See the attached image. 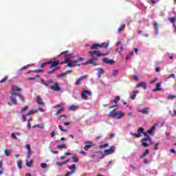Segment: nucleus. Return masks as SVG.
Instances as JSON below:
<instances>
[{
  "label": "nucleus",
  "mask_w": 176,
  "mask_h": 176,
  "mask_svg": "<svg viewBox=\"0 0 176 176\" xmlns=\"http://www.w3.org/2000/svg\"><path fill=\"white\" fill-rule=\"evenodd\" d=\"M72 160L74 163H78L79 162V158H78V156L76 155H73L72 157Z\"/></svg>",
  "instance_id": "obj_23"
},
{
  "label": "nucleus",
  "mask_w": 176,
  "mask_h": 176,
  "mask_svg": "<svg viewBox=\"0 0 176 176\" xmlns=\"http://www.w3.org/2000/svg\"><path fill=\"white\" fill-rule=\"evenodd\" d=\"M89 54H91V58L89 59L85 63H81V65H87V64H92V65H94V67H97L99 65V64L96 62L98 60L96 57H104L105 56H108V54H109V52H108L107 53H102L98 50H95L89 51Z\"/></svg>",
  "instance_id": "obj_1"
},
{
  "label": "nucleus",
  "mask_w": 176,
  "mask_h": 176,
  "mask_svg": "<svg viewBox=\"0 0 176 176\" xmlns=\"http://www.w3.org/2000/svg\"><path fill=\"white\" fill-rule=\"evenodd\" d=\"M102 63H104V64H109L110 65H112V64L115 63V60L112 59H109L108 58H104L102 59Z\"/></svg>",
  "instance_id": "obj_8"
},
{
  "label": "nucleus",
  "mask_w": 176,
  "mask_h": 176,
  "mask_svg": "<svg viewBox=\"0 0 176 176\" xmlns=\"http://www.w3.org/2000/svg\"><path fill=\"white\" fill-rule=\"evenodd\" d=\"M175 14V17H171V18H168V21H170V23H174L176 19V14Z\"/></svg>",
  "instance_id": "obj_43"
},
{
  "label": "nucleus",
  "mask_w": 176,
  "mask_h": 176,
  "mask_svg": "<svg viewBox=\"0 0 176 176\" xmlns=\"http://www.w3.org/2000/svg\"><path fill=\"white\" fill-rule=\"evenodd\" d=\"M12 91H21V89L16 85L12 86Z\"/></svg>",
  "instance_id": "obj_26"
},
{
  "label": "nucleus",
  "mask_w": 176,
  "mask_h": 176,
  "mask_svg": "<svg viewBox=\"0 0 176 176\" xmlns=\"http://www.w3.org/2000/svg\"><path fill=\"white\" fill-rule=\"evenodd\" d=\"M108 146H109V144H108V143L99 145L100 149H104V148H108Z\"/></svg>",
  "instance_id": "obj_30"
},
{
  "label": "nucleus",
  "mask_w": 176,
  "mask_h": 176,
  "mask_svg": "<svg viewBox=\"0 0 176 176\" xmlns=\"http://www.w3.org/2000/svg\"><path fill=\"white\" fill-rule=\"evenodd\" d=\"M118 101H120V96H116L115 99L113 100V102L118 104Z\"/></svg>",
  "instance_id": "obj_34"
},
{
  "label": "nucleus",
  "mask_w": 176,
  "mask_h": 176,
  "mask_svg": "<svg viewBox=\"0 0 176 176\" xmlns=\"http://www.w3.org/2000/svg\"><path fill=\"white\" fill-rule=\"evenodd\" d=\"M27 109H28V106H25L21 109V112H24L25 111H27Z\"/></svg>",
  "instance_id": "obj_55"
},
{
  "label": "nucleus",
  "mask_w": 176,
  "mask_h": 176,
  "mask_svg": "<svg viewBox=\"0 0 176 176\" xmlns=\"http://www.w3.org/2000/svg\"><path fill=\"white\" fill-rule=\"evenodd\" d=\"M75 65H74V63L72 62H71V60H69V62H67V65L66 67H69V68L74 67Z\"/></svg>",
  "instance_id": "obj_40"
},
{
  "label": "nucleus",
  "mask_w": 176,
  "mask_h": 176,
  "mask_svg": "<svg viewBox=\"0 0 176 176\" xmlns=\"http://www.w3.org/2000/svg\"><path fill=\"white\" fill-rule=\"evenodd\" d=\"M58 149H63V148H67L66 144H60L57 146Z\"/></svg>",
  "instance_id": "obj_37"
},
{
  "label": "nucleus",
  "mask_w": 176,
  "mask_h": 176,
  "mask_svg": "<svg viewBox=\"0 0 176 176\" xmlns=\"http://www.w3.org/2000/svg\"><path fill=\"white\" fill-rule=\"evenodd\" d=\"M131 135H133V137H135V138H140L141 135H138V133H131Z\"/></svg>",
  "instance_id": "obj_47"
},
{
  "label": "nucleus",
  "mask_w": 176,
  "mask_h": 176,
  "mask_svg": "<svg viewBox=\"0 0 176 176\" xmlns=\"http://www.w3.org/2000/svg\"><path fill=\"white\" fill-rule=\"evenodd\" d=\"M68 53V51H64L62 53H60V55H58V57H61V56H63V54H67Z\"/></svg>",
  "instance_id": "obj_63"
},
{
  "label": "nucleus",
  "mask_w": 176,
  "mask_h": 176,
  "mask_svg": "<svg viewBox=\"0 0 176 176\" xmlns=\"http://www.w3.org/2000/svg\"><path fill=\"white\" fill-rule=\"evenodd\" d=\"M109 46V43H102V44L94 43L91 46V49L97 50L98 47H102V49H108Z\"/></svg>",
  "instance_id": "obj_2"
},
{
  "label": "nucleus",
  "mask_w": 176,
  "mask_h": 176,
  "mask_svg": "<svg viewBox=\"0 0 176 176\" xmlns=\"http://www.w3.org/2000/svg\"><path fill=\"white\" fill-rule=\"evenodd\" d=\"M140 93L139 91H133L132 95L130 96L131 100H135V97H137V94Z\"/></svg>",
  "instance_id": "obj_19"
},
{
  "label": "nucleus",
  "mask_w": 176,
  "mask_h": 176,
  "mask_svg": "<svg viewBox=\"0 0 176 176\" xmlns=\"http://www.w3.org/2000/svg\"><path fill=\"white\" fill-rule=\"evenodd\" d=\"M57 69H60V67H54L52 71H47V74H53L54 72V71L57 70Z\"/></svg>",
  "instance_id": "obj_29"
},
{
  "label": "nucleus",
  "mask_w": 176,
  "mask_h": 176,
  "mask_svg": "<svg viewBox=\"0 0 176 176\" xmlns=\"http://www.w3.org/2000/svg\"><path fill=\"white\" fill-rule=\"evenodd\" d=\"M118 116H117L116 119H122L123 118V112L120 111H118Z\"/></svg>",
  "instance_id": "obj_32"
},
{
  "label": "nucleus",
  "mask_w": 176,
  "mask_h": 176,
  "mask_svg": "<svg viewBox=\"0 0 176 176\" xmlns=\"http://www.w3.org/2000/svg\"><path fill=\"white\" fill-rule=\"evenodd\" d=\"M69 170H72L73 171H74V173H75V171H76V165L75 164H72L70 166H68Z\"/></svg>",
  "instance_id": "obj_25"
},
{
  "label": "nucleus",
  "mask_w": 176,
  "mask_h": 176,
  "mask_svg": "<svg viewBox=\"0 0 176 176\" xmlns=\"http://www.w3.org/2000/svg\"><path fill=\"white\" fill-rule=\"evenodd\" d=\"M145 133V129L142 127H140L138 129V134L139 135H141V134H144Z\"/></svg>",
  "instance_id": "obj_22"
},
{
  "label": "nucleus",
  "mask_w": 176,
  "mask_h": 176,
  "mask_svg": "<svg viewBox=\"0 0 176 176\" xmlns=\"http://www.w3.org/2000/svg\"><path fill=\"white\" fill-rule=\"evenodd\" d=\"M91 146H93V142L88 141L85 142V146H84V149L85 151H89V149H90V148H91Z\"/></svg>",
  "instance_id": "obj_9"
},
{
  "label": "nucleus",
  "mask_w": 176,
  "mask_h": 176,
  "mask_svg": "<svg viewBox=\"0 0 176 176\" xmlns=\"http://www.w3.org/2000/svg\"><path fill=\"white\" fill-rule=\"evenodd\" d=\"M36 101L38 105H44L45 103H43V100H42V98L41 96H38L36 97Z\"/></svg>",
  "instance_id": "obj_16"
},
{
  "label": "nucleus",
  "mask_w": 176,
  "mask_h": 176,
  "mask_svg": "<svg viewBox=\"0 0 176 176\" xmlns=\"http://www.w3.org/2000/svg\"><path fill=\"white\" fill-rule=\"evenodd\" d=\"M169 113L171 115V116H176V109L173 110V114L171 111H169Z\"/></svg>",
  "instance_id": "obj_53"
},
{
  "label": "nucleus",
  "mask_w": 176,
  "mask_h": 176,
  "mask_svg": "<svg viewBox=\"0 0 176 176\" xmlns=\"http://www.w3.org/2000/svg\"><path fill=\"white\" fill-rule=\"evenodd\" d=\"M148 86V84L145 82H141L137 84L136 87H142L144 90H146V87Z\"/></svg>",
  "instance_id": "obj_10"
},
{
  "label": "nucleus",
  "mask_w": 176,
  "mask_h": 176,
  "mask_svg": "<svg viewBox=\"0 0 176 176\" xmlns=\"http://www.w3.org/2000/svg\"><path fill=\"white\" fill-rule=\"evenodd\" d=\"M78 107L75 105H72L68 107L69 111H76L78 109Z\"/></svg>",
  "instance_id": "obj_24"
},
{
  "label": "nucleus",
  "mask_w": 176,
  "mask_h": 176,
  "mask_svg": "<svg viewBox=\"0 0 176 176\" xmlns=\"http://www.w3.org/2000/svg\"><path fill=\"white\" fill-rule=\"evenodd\" d=\"M74 57V54H66L65 58V63H68L69 62V59L72 58Z\"/></svg>",
  "instance_id": "obj_17"
},
{
  "label": "nucleus",
  "mask_w": 176,
  "mask_h": 176,
  "mask_svg": "<svg viewBox=\"0 0 176 176\" xmlns=\"http://www.w3.org/2000/svg\"><path fill=\"white\" fill-rule=\"evenodd\" d=\"M74 171H72V172H68L66 175H65V176H69L72 175V174H74Z\"/></svg>",
  "instance_id": "obj_64"
},
{
  "label": "nucleus",
  "mask_w": 176,
  "mask_h": 176,
  "mask_svg": "<svg viewBox=\"0 0 176 176\" xmlns=\"http://www.w3.org/2000/svg\"><path fill=\"white\" fill-rule=\"evenodd\" d=\"M51 65L50 66V68H54L56 65H58L60 64V61L58 60H55L52 62V60L49 61Z\"/></svg>",
  "instance_id": "obj_14"
},
{
  "label": "nucleus",
  "mask_w": 176,
  "mask_h": 176,
  "mask_svg": "<svg viewBox=\"0 0 176 176\" xmlns=\"http://www.w3.org/2000/svg\"><path fill=\"white\" fill-rule=\"evenodd\" d=\"M11 137L13 138V140H17V136L16 135V134L14 133H12L11 134Z\"/></svg>",
  "instance_id": "obj_58"
},
{
  "label": "nucleus",
  "mask_w": 176,
  "mask_h": 176,
  "mask_svg": "<svg viewBox=\"0 0 176 176\" xmlns=\"http://www.w3.org/2000/svg\"><path fill=\"white\" fill-rule=\"evenodd\" d=\"M162 82H159L157 83L155 89H153V91H160V90H162Z\"/></svg>",
  "instance_id": "obj_13"
},
{
  "label": "nucleus",
  "mask_w": 176,
  "mask_h": 176,
  "mask_svg": "<svg viewBox=\"0 0 176 176\" xmlns=\"http://www.w3.org/2000/svg\"><path fill=\"white\" fill-rule=\"evenodd\" d=\"M17 166L20 170L23 169V162L21 160H19L17 161Z\"/></svg>",
  "instance_id": "obj_28"
},
{
  "label": "nucleus",
  "mask_w": 176,
  "mask_h": 176,
  "mask_svg": "<svg viewBox=\"0 0 176 176\" xmlns=\"http://www.w3.org/2000/svg\"><path fill=\"white\" fill-rule=\"evenodd\" d=\"M59 129H60V130L61 131H65V133H67V132L68 131L67 129H64L63 128V126H61V125H59Z\"/></svg>",
  "instance_id": "obj_54"
},
{
  "label": "nucleus",
  "mask_w": 176,
  "mask_h": 176,
  "mask_svg": "<svg viewBox=\"0 0 176 176\" xmlns=\"http://www.w3.org/2000/svg\"><path fill=\"white\" fill-rule=\"evenodd\" d=\"M63 109H57V111H56V113H54V115H58V113H60L61 112H63Z\"/></svg>",
  "instance_id": "obj_50"
},
{
  "label": "nucleus",
  "mask_w": 176,
  "mask_h": 176,
  "mask_svg": "<svg viewBox=\"0 0 176 176\" xmlns=\"http://www.w3.org/2000/svg\"><path fill=\"white\" fill-rule=\"evenodd\" d=\"M10 94H12L13 96H17V97H19V98H21L23 102H25V98L24 97V96L21 95V94L19 92L10 91Z\"/></svg>",
  "instance_id": "obj_4"
},
{
  "label": "nucleus",
  "mask_w": 176,
  "mask_h": 176,
  "mask_svg": "<svg viewBox=\"0 0 176 176\" xmlns=\"http://www.w3.org/2000/svg\"><path fill=\"white\" fill-rule=\"evenodd\" d=\"M8 79H9V77L6 76L3 80L0 81V83H5V82L8 81Z\"/></svg>",
  "instance_id": "obj_44"
},
{
  "label": "nucleus",
  "mask_w": 176,
  "mask_h": 176,
  "mask_svg": "<svg viewBox=\"0 0 176 176\" xmlns=\"http://www.w3.org/2000/svg\"><path fill=\"white\" fill-rule=\"evenodd\" d=\"M26 166H27V167H29L30 168H31V167H32V164H30L28 162V159H26Z\"/></svg>",
  "instance_id": "obj_49"
},
{
  "label": "nucleus",
  "mask_w": 176,
  "mask_h": 176,
  "mask_svg": "<svg viewBox=\"0 0 176 176\" xmlns=\"http://www.w3.org/2000/svg\"><path fill=\"white\" fill-rule=\"evenodd\" d=\"M115 152V146H110L109 149L104 150L103 153L105 156H107V155H112Z\"/></svg>",
  "instance_id": "obj_3"
},
{
  "label": "nucleus",
  "mask_w": 176,
  "mask_h": 176,
  "mask_svg": "<svg viewBox=\"0 0 176 176\" xmlns=\"http://www.w3.org/2000/svg\"><path fill=\"white\" fill-rule=\"evenodd\" d=\"M149 146V144H148L146 141H142V146L146 148V146Z\"/></svg>",
  "instance_id": "obj_39"
},
{
  "label": "nucleus",
  "mask_w": 176,
  "mask_h": 176,
  "mask_svg": "<svg viewBox=\"0 0 176 176\" xmlns=\"http://www.w3.org/2000/svg\"><path fill=\"white\" fill-rule=\"evenodd\" d=\"M64 105H65V102H62L61 103L58 104L56 105V107H57V108H60V107H63V106H64Z\"/></svg>",
  "instance_id": "obj_52"
},
{
  "label": "nucleus",
  "mask_w": 176,
  "mask_h": 176,
  "mask_svg": "<svg viewBox=\"0 0 176 176\" xmlns=\"http://www.w3.org/2000/svg\"><path fill=\"white\" fill-rule=\"evenodd\" d=\"M57 166H65V162H56Z\"/></svg>",
  "instance_id": "obj_56"
},
{
  "label": "nucleus",
  "mask_w": 176,
  "mask_h": 176,
  "mask_svg": "<svg viewBox=\"0 0 176 176\" xmlns=\"http://www.w3.org/2000/svg\"><path fill=\"white\" fill-rule=\"evenodd\" d=\"M112 75L113 76H116V75H118V70L116 69L113 70Z\"/></svg>",
  "instance_id": "obj_57"
},
{
  "label": "nucleus",
  "mask_w": 176,
  "mask_h": 176,
  "mask_svg": "<svg viewBox=\"0 0 176 176\" xmlns=\"http://www.w3.org/2000/svg\"><path fill=\"white\" fill-rule=\"evenodd\" d=\"M155 130H156V126L154 125L147 131V134H150V135H152Z\"/></svg>",
  "instance_id": "obj_20"
},
{
  "label": "nucleus",
  "mask_w": 176,
  "mask_h": 176,
  "mask_svg": "<svg viewBox=\"0 0 176 176\" xmlns=\"http://www.w3.org/2000/svg\"><path fill=\"white\" fill-rule=\"evenodd\" d=\"M38 112V109H32L30 110L27 113L26 116H31V115H34V113H36Z\"/></svg>",
  "instance_id": "obj_18"
},
{
  "label": "nucleus",
  "mask_w": 176,
  "mask_h": 176,
  "mask_svg": "<svg viewBox=\"0 0 176 176\" xmlns=\"http://www.w3.org/2000/svg\"><path fill=\"white\" fill-rule=\"evenodd\" d=\"M41 83H43V85H44V86H46V87H49L50 86V85H53V83H54L52 80H50L46 82L43 79H41Z\"/></svg>",
  "instance_id": "obj_7"
},
{
  "label": "nucleus",
  "mask_w": 176,
  "mask_h": 176,
  "mask_svg": "<svg viewBox=\"0 0 176 176\" xmlns=\"http://www.w3.org/2000/svg\"><path fill=\"white\" fill-rule=\"evenodd\" d=\"M112 118L116 119L118 118V113L115 111V109H113Z\"/></svg>",
  "instance_id": "obj_38"
},
{
  "label": "nucleus",
  "mask_w": 176,
  "mask_h": 176,
  "mask_svg": "<svg viewBox=\"0 0 176 176\" xmlns=\"http://www.w3.org/2000/svg\"><path fill=\"white\" fill-rule=\"evenodd\" d=\"M173 98H176V96H174V95L168 96V100H173Z\"/></svg>",
  "instance_id": "obj_51"
},
{
  "label": "nucleus",
  "mask_w": 176,
  "mask_h": 176,
  "mask_svg": "<svg viewBox=\"0 0 176 176\" xmlns=\"http://www.w3.org/2000/svg\"><path fill=\"white\" fill-rule=\"evenodd\" d=\"M16 96H17V95L11 94V96H10V100L12 104H13V105H18L17 99L16 98Z\"/></svg>",
  "instance_id": "obj_6"
},
{
  "label": "nucleus",
  "mask_w": 176,
  "mask_h": 176,
  "mask_svg": "<svg viewBox=\"0 0 176 176\" xmlns=\"http://www.w3.org/2000/svg\"><path fill=\"white\" fill-rule=\"evenodd\" d=\"M51 62H46V63H41V65H40V68H43V67H45V65H47L49 64H50Z\"/></svg>",
  "instance_id": "obj_46"
},
{
  "label": "nucleus",
  "mask_w": 176,
  "mask_h": 176,
  "mask_svg": "<svg viewBox=\"0 0 176 176\" xmlns=\"http://www.w3.org/2000/svg\"><path fill=\"white\" fill-rule=\"evenodd\" d=\"M159 145H160V142L156 143L154 146L153 151H157L159 149Z\"/></svg>",
  "instance_id": "obj_42"
},
{
  "label": "nucleus",
  "mask_w": 176,
  "mask_h": 176,
  "mask_svg": "<svg viewBox=\"0 0 176 176\" xmlns=\"http://www.w3.org/2000/svg\"><path fill=\"white\" fill-rule=\"evenodd\" d=\"M27 155V159L30 158V156H31V151H28L26 153Z\"/></svg>",
  "instance_id": "obj_59"
},
{
  "label": "nucleus",
  "mask_w": 176,
  "mask_h": 176,
  "mask_svg": "<svg viewBox=\"0 0 176 176\" xmlns=\"http://www.w3.org/2000/svg\"><path fill=\"white\" fill-rule=\"evenodd\" d=\"M138 112L140 113H143V115H148L149 113V108H144L141 110H139Z\"/></svg>",
  "instance_id": "obj_15"
},
{
  "label": "nucleus",
  "mask_w": 176,
  "mask_h": 176,
  "mask_svg": "<svg viewBox=\"0 0 176 176\" xmlns=\"http://www.w3.org/2000/svg\"><path fill=\"white\" fill-rule=\"evenodd\" d=\"M40 166L41 168H47V164L46 163H42Z\"/></svg>",
  "instance_id": "obj_45"
},
{
  "label": "nucleus",
  "mask_w": 176,
  "mask_h": 176,
  "mask_svg": "<svg viewBox=\"0 0 176 176\" xmlns=\"http://www.w3.org/2000/svg\"><path fill=\"white\" fill-rule=\"evenodd\" d=\"M131 56H134V52H130L129 54L126 56L125 60H129Z\"/></svg>",
  "instance_id": "obj_41"
},
{
  "label": "nucleus",
  "mask_w": 176,
  "mask_h": 176,
  "mask_svg": "<svg viewBox=\"0 0 176 176\" xmlns=\"http://www.w3.org/2000/svg\"><path fill=\"white\" fill-rule=\"evenodd\" d=\"M4 155H6V156H9V150H4Z\"/></svg>",
  "instance_id": "obj_62"
},
{
  "label": "nucleus",
  "mask_w": 176,
  "mask_h": 176,
  "mask_svg": "<svg viewBox=\"0 0 176 176\" xmlns=\"http://www.w3.org/2000/svg\"><path fill=\"white\" fill-rule=\"evenodd\" d=\"M149 153V150L146 149L144 150V153H142L140 156V159H144V157H145V156H147V155Z\"/></svg>",
  "instance_id": "obj_21"
},
{
  "label": "nucleus",
  "mask_w": 176,
  "mask_h": 176,
  "mask_svg": "<svg viewBox=\"0 0 176 176\" xmlns=\"http://www.w3.org/2000/svg\"><path fill=\"white\" fill-rule=\"evenodd\" d=\"M96 71H98L99 75H102L104 74V69H102V68H98L96 69Z\"/></svg>",
  "instance_id": "obj_33"
},
{
  "label": "nucleus",
  "mask_w": 176,
  "mask_h": 176,
  "mask_svg": "<svg viewBox=\"0 0 176 176\" xmlns=\"http://www.w3.org/2000/svg\"><path fill=\"white\" fill-rule=\"evenodd\" d=\"M124 27H126V25H124V24L121 25L118 28V32L119 34H120V32H122V31H123V30L124 29Z\"/></svg>",
  "instance_id": "obj_27"
},
{
  "label": "nucleus",
  "mask_w": 176,
  "mask_h": 176,
  "mask_svg": "<svg viewBox=\"0 0 176 176\" xmlns=\"http://www.w3.org/2000/svg\"><path fill=\"white\" fill-rule=\"evenodd\" d=\"M157 80H159V78H154L153 80H152L151 81V84H153V83H155V82H157Z\"/></svg>",
  "instance_id": "obj_60"
},
{
  "label": "nucleus",
  "mask_w": 176,
  "mask_h": 176,
  "mask_svg": "<svg viewBox=\"0 0 176 176\" xmlns=\"http://www.w3.org/2000/svg\"><path fill=\"white\" fill-rule=\"evenodd\" d=\"M143 134H144V137L148 138L149 142H152V138H151V136H149V135H148V133L146 132H144Z\"/></svg>",
  "instance_id": "obj_35"
},
{
  "label": "nucleus",
  "mask_w": 176,
  "mask_h": 176,
  "mask_svg": "<svg viewBox=\"0 0 176 176\" xmlns=\"http://www.w3.org/2000/svg\"><path fill=\"white\" fill-rule=\"evenodd\" d=\"M143 134H144V137L148 138L149 142H152V138H151V136H149V135H148V133L146 132H144Z\"/></svg>",
  "instance_id": "obj_36"
},
{
  "label": "nucleus",
  "mask_w": 176,
  "mask_h": 176,
  "mask_svg": "<svg viewBox=\"0 0 176 176\" xmlns=\"http://www.w3.org/2000/svg\"><path fill=\"white\" fill-rule=\"evenodd\" d=\"M91 94V92L89 91H83L81 94V97L82 98H83L84 100H86V98H87V95L90 96Z\"/></svg>",
  "instance_id": "obj_11"
},
{
  "label": "nucleus",
  "mask_w": 176,
  "mask_h": 176,
  "mask_svg": "<svg viewBox=\"0 0 176 176\" xmlns=\"http://www.w3.org/2000/svg\"><path fill=\"white\" fill-rule=\"evenodd\" d=\"M25 148L28 151H31V146L30 144H26Z\"/></svg>",
  "instance_id": "obj_61"
},
{
  "label": "nucleus",
  "mask_w": 176,
  "mask_h": 176,
  "mask_svg": "<svg viewBox=\"0 0 176 176\" xmlns=\"http://www.w3.org/2000/svg\"><path fill=\"white\" fill-rule=\"evenodd\" d=\"M64 76H66L65 73H61V74H59L56 75L57 78H63Z\"/></svg>",
  "instance_id": "obj_48"
},
{
  "label": "nucleus",
  "mask_w": 176,
  "mask_h": 176,
  "mask_svg": "<svg viewBox=\"0 0 176 176\" xmlns=\"http://www.w3.org/2000/svg\"><path fill=\"white\" fill-rule=\"evenodd\" d=\"M153 25L154 29L155 30V31H157V32L159 31V24H157V23L153 22Z\"/></svg>",
  "instance_id": "obj_31"
},
{
  "label": "nucleus",
  "mask_w": 176,
  "mask_h": 176,
  "mask_svg": "<svg viewBox=\"0 0 176 176\" xmlns=\"http://www.w3.org/2000/svg\"><path fill=\"white\" fill-rule=\"evenodd\" d=\"M87 76H81L80 78H78L77 80V82H76V85L77 86H79V85H82V80H85V79H86Z\"/></svg>",
  "instance_id": "obj_12"
},
{
  "label": "nucleus",
  "mask_w": 176,
  "mask_h": 176,
  "mask_svg": "<svg viewBox=\"0 0 176 176\" xmlns=\"http://www.w3.org/2000/svg\"><path fill=\"white\" fill-rule=\"evenodd\" d=\"M52 90H54V91H60L61 90V87H60V83L55 82L51 87Z\"/></svg>",
  "instance_id": "obj_5"
}]
</instances>
